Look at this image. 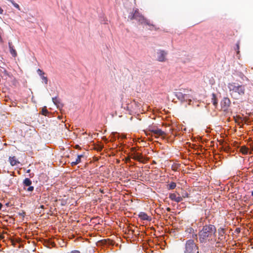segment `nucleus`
<instances>
[{
  "label": "nucleus",
  "mask_w": 253,
  "mask_h": 253,
  "mask_svg": "<svg viewBox=\"0 0 253 253\" xmlns=\"http://www.w3.org/2000/svg\"><path fill=\"white\" fill-rule=\"evenodd\" d=\"M191 90L184 89L175 92V95L176 98L182 102L187 101L191 102L193 98L192 95L191 94ZM189 104H190V103H189Z\"/></svg>",
  "instance_id": "obj_3"
},
{
  "label": "nucleus",
  "mask_w": 253,
  "mask_h": 253,
  "mask_svg": "<svg viewBox=\"0 0 253 253\" xmlns=\"http://www.w3.org/2000/svg\"><path fill=\"white\" fill-rule=\"evenodd\" d=\"M134 150V148H132V151H133Z\"/></svg>",
  "instance_id": "obj_40"
},
{
  "label": "nucleus",
  "mask_w": 253,
  "mask_h": 253,
  "mask_svg": "<svg viewBox=\"0 0 253 253\" xmlns=\"http://www.w3.org/2000/svg\"><path fill=\"white\" fill-rule=\"evenodd\" d=\"M75 148L77 149V148H80V146H79V145H76L75 146Z\"/></svg>",
  "instance_id": "obj_34"
},
{
  "label": "nucleus",
  "mask_w": 253,
  "mask_h": 253,
  "mask_svg": "<svg viewBox=\"0 0 253 253\" xmlns=\"http://www.w3.org/2000/svg\"><path fill=\"white\" fill-rule=\"evenodd\" d=\"M8 46L9 48V51L13 57H16L17 56V52L16 50L14 48V46L12 45V43L11 42H8Z\"/></svg>",
  "instance_id": "obj_10"
},
{
  "label": "nucleus",
  "mask_w": 253,
  "mask_h": 253,
  "mask_svg": "<svg viewBox=\"0 0 253 253\" xmlns=\"http://www.w3.org/2000/svg\"><path fill=\"white\" fill-rule=\"evenodd\" d=\"M188 197V194L187 193H185L182 194V198H185Z\"/></svg>",
  "instance_id": "obj_28"
},
{
  "label": "nucleus",
  "mask_w": 253,
  "mask_h": 253,
  "mask_svg": "<svg viewBox=\"0 0 253 253\" xmlns=\"http://www.w3.org/2000/svg\"><path fill=\"white\" fill-rule=\"evenodd\" d=\"M167 53L164 50H160L158 52V60L160 62L166 61V56Z\"/></svg>",
  "instance_id": "obj_7"
},
{
  "label": "nucleus",
  "mask_w": 253,
  "mask_h": 253,
  "mask_svg": "<svg viewBox=\"0 0 253 253\" xmlns=\"http://www.w3.org/2000/svg\"><path fill=\"white\" fill-rule=\"evenodd\" d=\"M180 167V164L174 163L171 166V169L174 171H177Z\"/></svg>",
  "instance_id": "obj_20"
},
{
  "label": "nucleus",
  "mask_w": 253,
  "mask_h": 253,
  "mask_svg": "<svg viewBox=\"0 0 253 253\" xmlns=\"http://www.w3.org/2000/svg\"><path fill=\"white\" fill-rule=\"evenodd\" d=\"M132 158L135 160L138 161L139 162H142L143 159V156L140 153L134 152Z\"/></svg>",
  "instance_id": "obj_12"
},
{
  "label": "nucleus",
  "mask_w": 253,
  "mask_h": 253,
  "mask_svg": "<svg viewBox=\"0 0 253 253\" xmlns=\"http://www.w3.org/2000/svg\"><path fill=\"white\" fill-rule=\"evenodd\" d=\"M239 47H240V42H238L236 43V50H237V54H239L240 51H239Z\"/></svg>",
  "instance_id": "obj_26"
},
{
  "label": "nucleus",
  "mask_w": 253,
  "mask_h": 253,
  "mask_svg": "<svg viewBox=\"0 0 253 253\" xmlns=\"http://www.w3.org/2000/svg\"><path fill=\"white\" fill-rule=\"evenodd\" d=\"M52 101L53 103L57 106H58L59 104L60 103L59 99L56 97L52 98Z\"/></svg>",
  "instance_id": "obj_22"
},
{
  "label": "nucleus",
  "mask_w": 253,
  "mask_h": 253,
  "mask_svg": "<svg viewBox=\"0 0 253 253\" xmlns=\"http://www.w3.org/2000/svg\"><path fill=\"white\" fill-rule=\"evenodd\" d=\"M228 88L231 97L235 99H240L245 94V86L236 83H230L228 84Z\"/></svg>",
  "instance_id": "obj_2"
},
{
  "label": "nucleus",
  "mask_w": 253,
  "mask_h": 253,
  "mask_svg": "<svg viewBox=\"0 0 253 253\" xmlns=\"http://www.w3.org/2000/svg\"><path fill=\"white\" fill-rule=\"evenodd\" d=\"M3 9L0 7V14H1L3 13Z\"/></svg>",
  "instance_id": "obj_32"
},
{
  "label": "nucleus",
  "mask_w": 253,
  "mask_h": 253,
  "mask_svg": "<svg viewBox=\"0 0 253 253\" xmlns=\"http://www.w3.org/2000/svg\"><path fill=\"white\" fill-rule=\"evenodd\" d=\"M128 19L130 20H136L140 24L145 17L139 12L138 9H133L129 14Z\"/></svg>",
  "instance_id": "obj_5"
},
{
  "label": "nucleus",
  "mask_w": 253,
  "mask_h": 253,
  "mask_svg": "<svg viewBox=\"0 0 253 253\" xmlns=\"http://www.w3.org/2000/svg\"><path fill=\"white\" fill-rule=\"evenodd\" d=\"M156 129V128H153V127H149V128L148 130H149V131H150V132H152V130H155V129Z\"/></svg>",
  "instance_id": "obj_30"
},
{
  "label": "nucleus",
  "mask_w": 253,
  "mask_h": 253,
  "mask_svg": "<svg viewBox=\"0 0 253 253\" xmlns=\"http://www.w3.org/2000/svg\"><path fill=\"white\" fill-rule=\"evenodd\" d=\"M184 253H199V248L193 240L189 239L186 241Z\"/></svg>",
  "instance_id": "obj_4"
},
{
  "label": "nucleus",
  "mask_w": 253,
  "mask_h": 253,
  "mask_svg": "<svg viewBox=\"0 0 253 253\" xmlns=\"http://www.w3.org/2000/svg\"><path fill=\"white\" fill-rule=\"evenodd\" d=\"M48 113V112L47 110L46 109V107L43 108L42 109V115L46 116Z\"/></svg>",
  "instance_id": "obj_23"
},
{
  "label": "nucleus",
  "mask_w": 253,
  "mask_h": 253,
  "mask_svg": "<svg viewBox=\"0 0 253 253\" xmlns=\"http://www.w3.org/2000/svg\"><path fill=\"white\" fill-rule=\"evenodd\" d=\"M216 232V229L214 225L211 224L205 225L198 233L200 242L206 243L214 241Z\"/></svg>",
  "instance_id": "obj_1"
},
{
  "label": "nucleus",
  "mask_w": 253,
  "mask_h": 253,
  "mask_svg": "<svg viewBox=\"0 0 253 253\" xmlns=\"http://www.w3.org/2000/svg\"><path fill=\"white\" fill-rule=\"evenodd\" d=\"M182 200H183L182 196V197L177 196L176 200L175 201V202H176L177 203H179V202L182 201Z\"/></svg>",
  "instance_id": "obj_27"
},
{
  "label": "nucleus",
  "mask_w": 253,
  "mask_h": 253,
  "mask_svg": "<svg viewBox=\"0 0 253 253\" xmlns=\"http://www.w3.org/2000/svg\"><path fill=\"white\" fill-rule=\"evenodd\" d=\"M84 157V155L83 154L78 155V157L77 159H76L75 161H73L71 162V165L72 166H76L78 164H79L81 162V158Z\"/></svg>",
  "instance_id": "obj_14"
},
{
  "label": "nucleus",
  "mask_w": 253,
  "mask_h": 253,
  "mask_svg": "<svg viewBox=\"0 0 253 253\" xmlns=\"http://www.w3.org/2000/svg\"><path fill=\"white\" fill-rule=\"evenodd\" d=\"M192 237L193 238H196V239H197V235L196 234H192Z\"/></svg>",
  "instance_id": "obj_29"
},
{
  "label": "nucleus",
  "mask_w": 253,
  "mask_h": 253,
  "mask_svg": "<svg viewBox=\"0 0 253 253\" xmlns=\"http://www.w3.org/2000/svg\"><path fill=\"white\" fill-rule=\"evenodd\" d=\"M28 187L26 189V187H24V189L25 190H26L28 192H32L34 190V187L32 186H28Z\"/></svg>",
  "instance_id": "obj_25"
},
{
  "label": "nucleus",
  "mask_w": 253,
  "mask_h": 253,
  "mask_svg": "<svg viewBox=\"0 0 253 253\" xmlns=\"http://www.w3.org/2000/svg\"><path fill=\"white\" fill-rule=\"evenodd\" d=\"M152 132L158 136H162L163 138H165L166 136V132L159 128L152 130Z\"/></svg>",
  "instance_id": "obj_8"
},
{
  "label": "nucleus",
  "mask_w": 253,
  "mask_h": 253,
  "mask_svg": "<svg viewBox=\"0 0 253 253\" xmlns=\"http://www.w3.org/2000/svg\"><path fill=\"white\" fill-rule=\"evenodd\" d=\"M211 102L215 107H216L217 105V99L214 93L212 94Z\"/></svg>",
  "instance_id": "obj_16"
},
{
  "label": "nucleus",
  "mask_w": 253,
  "mask_h": 253,
  "mask_svg": "<svg viewBox=\"0 0 253 253\" xmlns=\"http://www.w3.org/2000/svg\"><path fill=\"white\" fill-rule=\"evenodd\" d=\"M2 207V205L1 203H0V210L1 209Z\"/></svg>",
  "instance_id": "obj_35"
},
{
  "label": "nucleus",
  "mask_w": 253,
  "mask_h": 253,
  "mask_svg": "<svg viewBox=\"0 0 253 253\" xmlns=\"http://www.w3.org/2000/svg\"><path fill=\"white\" fill-rule=\"evenodd\" d=\"M248 148L245 146H243L240 148V152L243 154V155H246L248 153Z\"/></svg>",
  "instance_id": "obj_18"
},
{
  "label": "nucleus",
  "mask_w": 253,
  "mask_h": 253,
  "mask_svg": "<svg viewBox=\"0 0 253 253\" xmlns=\"http://www.w3.org/2000/svg\"><path fill=\"white\" fill-rule=\"evenodd\" d=\"M177 196L175 193L170 194L169 195V198L173 201H175L176 200Z\"/></svg>",
  "instance_id": "obj_21"
},
{
  "label": "nucleus",
  "mask_w": 253,
  "mask_h": 253,
  "mask_svg": "<svg viewBox=\"0 0 253 253\" xmlns=\"http://www.w3.org/2000/svg\"><path fill=\"white\" fill-rule=\"evenodd\" d=\"M230 104L231 101L230 99L227 97H225L223 98L221 102V106L222 108H225V109H226L230 106Z\"/></svg>",
  "instance_id": "obj_9"
},
{
  "label": "nucleus",
  "mask_w": 253,
  "mask_h": 253,
  "mask_svg": "<svg viewBox=\"0 0 253 253\" xmlns=\"http://www.w3.org/2000/svg\"><path fill=\"white\" fill-rule=\"evenodd\" d=\"M32 184V181L28 178H25L23 181L24 187L30 186Z\"/></svg>",
  "instance_id": "obj_17"
},
{
  "label": "nucleus",
  "mask_w": 253,
  "mask_h": 253,
  "mask_svg": "<svg viewBox=\"0 0 253 253\" xmlns=\"http://www.w3.org/2000/svg\"><path fill=\"white\" fill-rule=\"evenodd\" d=\"M185 232L189 234H192L194 233V229L192 227H189L186 229Z\"/></svg>",
  "instance_id": "obj_24"
},
{
  "label": "nucleus",
  "mask_w": 253,
  "mask_h": 253,
  "mask_svg": "<svg viewBox=\"0 0 253 253\" xmlns=\"http://www.w3.org/2000/svg\"><path fill=\"white\" fill-rule=\"evenodd\" d=\"M9 161L10 163V165L12 166H16L19 163V162L17 161L16 158L15 156L9 157Z\"/></svg>",
  "instance_id": "obj_13"
},
{
  "label": "nucleus",
  "mask_w": 253,
  "mask_h": 253,
  "mask_svg": "<svg viewBox=\"0 0 253 253\" xmlns=\"http://www.w3.org/2000/svg\"><path fill=\"white\" fill-rule=\"evenodd\" d=\"M25 212L23 211V212L22 213H19V214L24 216L25 215Z\"/></svg>",
  "instance_id": "obj_33"
},
{
  "label": "nucleus",
  "mask_w": 253,
  "mask_h": 253,
  "mask_svg": "<svg viewBox=\"0 0 253 253\" xmlns=\"http://www.w3.org/2000/svg\"><path fill=\"white\" fill-rule=\"evenodd\" d=\"M252 196H253V190L252 191Z\"/></svg>",
  "instance_id": "obj_37"
},
{
  "label": "nucleus",
  "mask_w": 253,
  "mask_h": 253,
  "mask_svg": "<svg viewBox=\"0 0 253 253\" xmlns=\"http://www.w3.org/2000/svg\"><path fill=\"white\" fill-rule=\"evenodd\" d=\"M139 217L142 220H151V218L146 213L144 212H140L139 214Z\"/></svg>",
  "instance_id": "obj_15"
},
{
  "label": "nucleus",
  "mask_w": 253,
  "mask_h": 253,
  "mask_svg": "<svg viewBox=\"0 0 253 253\" xmlns=\"http://www.w3.org/2000/svg\"><path fill=\"white\" fill-rule=\"evenodd\" d=\"M167 210H168V211H170V209H169V208H168L167 209Z\"/></svg>",
  "instance_id": "obj_38"
},
{
  "label": "nucleus",
  "mask_w": 253,
  "mask_h": 253,
  "mask_svg": "<svg viewBox=\"0 0 253 253\" xmlns=\"http://www.w3.org/2000/svg\"><path fill=\"white\" fill-rule=\"evenodd\" d=\"M140 24L143 25V27H144V26L148 27V29L151 31L153 30H157L159 29L157 28L154 24L152 23L149 20L147 19L145 17L144 18V20H142V21L141 22Z\"/></svg>",
  "instance_id": "obj_6"
},
{
  "label": "nucleus",
  "mask_w": 253,
  "mask_h": 253,
  "mask_svg": "<svg viewBox=\"0 0 253 253\" xmlns=\"http://www.w3.org/2000/svg\"><path fill=\"white\" fill-rule=\"evenodd\" d=\"M43 207H44V206H43V205H42V206H41V208H43Z\"/></svg>",
  "instance_id": "obj_39"
},
{
  "label": "nucleus",
  "mask_w": 253,
  "mask_h": 253,
  "mask_svg": "<svg viewBox=\"0 0 253 253\" xmlns=\"http://www.w3.org/2000/svg\"><path fill=\"white\" fill-rule=\"evenodd\" d=\"M4 73H5L6 75H8V74H7V72H6L5 70H4Z\"/></svg>",
  "instance_id": "obj_36"
},
{
  "label": "nucleus",
  "mask_w": 253,
  "mask_h": 253,
  "mask_svg": "<svg viewBox=\"0 0 253 253\" xmlns=\"http://www.w3.org/2000/svg\"><path fill=\"white\" fill-rule=\"evenodd\" d=\"M37 73L41 76L42 80L44 81L45 84H47L48 79L46 77L44 76V73L41 69H38L37 70Z\"/></svg>",
  "instance_id": "obj_11"
},
{
  "label": "nucleus",
  "mask_w": 253,
  "mask_h": 253,
  "mask_svg": "<svg viewBox=\"0 0 253 253\" xmlns=\"http://www.w3.org/2000/svg\"><path fill=\"white\" fill-rule=\"evenodd\" d=\"M176 186V184L174 182H171L170 184L167 185V188L169 190L174 189Z\"/></svg>",
  "instance_id": "obj_19"
},
{
  "label": "nucleus",
  "mask_w": 253,
  "mask_h": 253,
  "mask_svg": "<svg viewBox=\"0 0 253 253\" xmlns=\"http://www.w3.org/2000/svg\"><path fill=\"white\" fill-rule=\"evenodd\" d=\"M71 253H80V252L78 251H74L71 252Z\"/></svg>",
  "instance_id": "obj_31"
}]
</instances>
